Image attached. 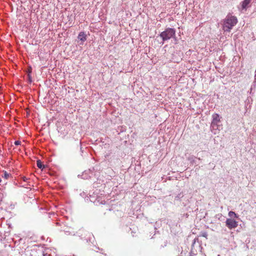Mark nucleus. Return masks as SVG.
Instances as JSON below:
<instances>
[{"mask_svg": "<svg viewBox=\"0 0 256 256\" xmlns=\"http://www.w3.org/2000/svg\"><path fill=\"white\" fill-rule=\"evenodd\" d=\"M10 176V174L8 173H6V172H4V177L6 178V179H8V177Z\"/></svg>", "mask_w": 256, "mask_h": 256, "instance_id": "nucleus-9", "label": "nucleus"}, {"mask_svg": "<svg viewBox=\"0 0 256 256\" xmlns=\"http://www.w3.org/2000/svg\"><path fill=\"white\" fill-rule=\"evenodd\" d=\"M86 34L83 32H80L78 36V39L82 42H84L86 40Z\"/></svg>", "mask_w": 256, "mask_h": 256, "instance_id": "nucleus-4", "label": "nucleus"}, {"mask_svg": "<svg viewBox=\"0 0 256 256\" xmlns=\"http://www.w3.org/2000/svg\"><path fill=\"white\" fill-rule=\"evenodd\" d=\"M213 118H214V120H215V121H216V122H220V116L218 114H214L213 115Z\"/></svg>", "mask_w": 256, "mask_h": 256, "instance_id": "nucleus-7", "label": "nucleus"}, {"mask_svg": "<svg viewBox=\"0 0 256 256\" xmlns=\"http://www.w3.org/2000/svg\"><path fill=\"white\" fill-rule=\"evenodd\" d=\"M226 225L230 230H232L238 226V222L234 219L227 218L226 221Z\"/></svg>", "mask_w": 256, "mask_h": 256, "instance_id": "nucleus-3", "label": "nucleus"}, {"mask_svg": "<svg viewBox=\"0 0 256 256\" xmlns=\"http://www.w3.org/2000/svg\"><path fill=\"white\" fill-rule=\"evenodd\" d=\"M251 0H244L242 3V8H246L250 2Z\"/></svg>", "mask_w": 256, "mask_h": 256, "instance_id": "nucleus-5", "label": "nucleus"}, {"mask_svg": "<svg viewBox=\"0 0 256 256\" xmlns=\"http://www.w3.org/2000/svg\"><path fill=\"white\" fill-rule=\"evenodd\" d=\"M28 74H30V73L32 72V68H30L28 70Z\"/></svg>", "mask_w": 256, "mask_h": 256, "instance_id": "nucleus-13", "label": "nucleus"}, {"mask_svg": "<svg viewBox=\"0 0 256 256\" xmlns=\"http://www.w3.org/2000/svg\"><path fill=\"white\" fill-rule=\"evenodd\" d=\"M28 80H29V82H32V77H31L30 74H28Z\"/></svg>", "mask_w": 256, "mask_h": 256, "instance_id": "nucleus-10", "label": "nucleus"}, {"mask_svg": "<svg viewBox=\"0 0 256 256\" xmlns=\"http://www.w3.org/2000/svg\"><path fill=\"white\" fill-rule=\"evenodd\" d=\"M21 142L19 140H16L14 142V144L16 145H20V144Z\"/></svg>", "mask_w": 256, "mask_h": 256, "instance_id": "nucleus-11", "label": "nucleus"}, {"mask_svg": "<svg viewBox=\"0 0 256 256\" xmlns=\"http://www.w3.org/2000/svg\"><path fill=\"white\" fill-rule=\"evenodd\" d=\"M2 182V180L1 178H0V182Z\"/></svg>", "mask_w": 256, "mask_h": 256, "instance_id": "nucleus-15", "label": "nucleus"}, {"mask_svg": "<svg viewBox=\"0 0 256 256\" xmlns=\"http://www.w3.org/2000/svg\"><path fill=\"white\" fill-rule=\"evenodd\" d=\"M207 234L206 232H204L202 234V236H204V237H205V238H206L207 236Z\"/></svg>", "mask_w": 256, "mask_h": 256, "instance_id": "nucleus-12", "label": "nucleus"}, {"mask_svg": "<svg viewBox=\"0 0 256 256\" xmlns=\"http://www.w3.org/2000/svg\"><path fill=\"white\" fill-rule=\"evenodd\" d=\"M228 216H230V217H234V218H238V215L234 212H232V211H230L228 212Z\"/></svg>", "mask_w": 256, "mask_h": 256, "instance_id": "nucleus-8", "label": "nucleus"}, {"mask_svg": "<svg viewBox=\"0 0 256 256\" xmlns=\"http://www.w3.org/2000/svg\"><path fill=\"white\" fill-rule=\"evenodd\" d=\"M176 31L174 29L171 28H166L164 31L161 32L160 36L163 40H170L175 36Z\"/></svg>", "mask_w": 256, "mask_h": 256, "instance_id": "nucleus-2", "label": "nucleus"}, {"mask_svg": "<svg viewBox=\"0 0 256 256\" xmlns=\"http://www.w3.org/2000/svg\"><path fill=\"white\" fill-rule=\"evenodd\" d=\"M37 166L39 168L43 169L44 168V165L42 164V162L40 160H38L36 162Z\"/></svg>", "mask_w": 256, "mask_h": 256, "instance_id": "nucleus-6", "label": "nucleus"}, {"mask_svg": "<svg viewBox=\"0 0 256 256\" xmlns=\"http://www.w3.org/2000/svg\"><path fill=\"white\" fill-rule=\"evenodd\" d=\"M22 179H23L24 181H25V182H26V180H28V179L26 177H25V176L23 177V178H22Z\"/></svg>", "mask_w": 256, "mask_h": 256, "instance_id": "nucleus-14", "label": "nucleus"}, {"mask_svg": "<svg viewBox=\"0 0 256 256\" xmlns=\"http://www.w3.org/2000/svg\"><path fill=\"white\" fill-rule=\"evenodd\" d=\"M238 22L236 16L228 15L224 22L223 29L225 31L230 32L232 27L235 26Z\"/></svg>", "mask_w": 256, "mask_h": 256, "instance_id": "nucleus-1", "label": "nucleus"}]
</instances>
